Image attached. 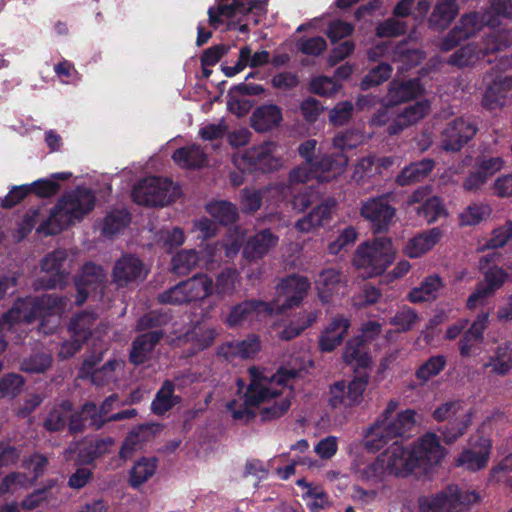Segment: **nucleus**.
I'll return each mask as SVG.
<instances>
[{"label":"nucleus","mask_w":512,"mask_h":512,"mask_svg":"<svg viewBox=\"0 0 512 512\" xmlns=\"http://www.w3.org/2000/svg\"><path fill=\"white\" fill-rule=\"evenodd\" d=\"M250 382L244 393V400L239 403L232 400L227 404V409L231 412L234 420L248 423L255 417L252 408L262 403L278 397V399L269 406L260 411L262 421H270L284 415L291 403L289 395L280 396L282 393L277 387H293L299 372L295 369L281 368L276 374H269L256 367L248 369Z\"/></svg>","instance_id":"1"},{"label":"nucleus","mask_w":512,"mask_h":512,"mask_svg":"<svg viewBox=\"0 0 512 512\" xmlns=\"http://www.w3.org/2000/svg\"><path fill=\"white\" fill-rule=\"evenodd\" d=\"M95 204L93 193L86 188L63 195L57 204L50 209V217L42 224L41 229L48 234H59L75 221H79L89 213Z\"/></svg>","instance_id":"2"},{"label":"nucleus","mask_w":512,"mask_h":512,"mask_svg":"<svg viewBox=\"0 0 512 512\" xmlns=\"http://www.w3.org/2000/svg\"><path fill=\"white\" fill-rule=\"evenodd\" d=\"M394 259L391 240L386 237L376 238L372 243L358 246L353 263L365 277L382 274Z\"/></svg>","instance_id":"3"},{"label":"nucleus","mask_w":512,"mask_h":512,"mask_svg":"<svg viewBox=\"0 0 512 512\" xmlns=\"http://www.w3.org/2000/svg\"><path fill=\"white\" fill-rule=\"evenodd\" d=\"M417 467L413 451L395 441L375 462L365 469L368 478L381 479L383 476H406Z\"/></svg>","instance_id":"4"},{"label":"nucleus","mask_w":512,"mask_h":512,"mask_svg":"<svg viewBox=\"0 0 512 512\" xmlns=\"http://www.w3.org/2000/svg\"><path fill=\"white\" fill-rule=\"evenodd\" d=\"M68 299L55 294H45L40 297H27L17 300L10 309L9 316L20 317L22 322L31 323L37 318L54 317V327L59 322L57 314L61 313Z\"/></svg>","instance_id":"5"},{"label":"nucleus","mask_w":512,"mask_h":512,"mask_svg":"<svg viewBox=\"0 0 512 512\" xmlns=\"http://www.w3.org/2000/svg\"><path fill=\"white\" fill-rule=\"evenodd\" d=\"M416 412L406 409L391 418H379L370 428L368 446L379 450L389 440L404 436L414 427Z\"/></svg>","instance_id":"6"},{"label":"nucleus","mask_w":512,"mask_h":512,"mask_svg":"<svg viewBox=\"0 0 512 512\" xmlns=\"http://www.w3.org/2000/svg\"><path fill=\"white\" fill-rule=\"evenodd\" d=\"M213 293V281L207 275H195L157 297L162 304L182 305L192 301L202 300Z\"/></svg>","instance_id":"7"},{"label":"nucleus","mask_w":512,"mask_h":512,"mask_svg":"<svg viewBox=\"0 0 512 512\" xmlns=\"http://www.w3.org/2000/svg\"><path fill=\"white\" fill-rule=\"evenodd\" d=\"M179 195V189L172 181L149 177L140 181L132 191L133 200L139 205L165 206Z\"/></svg>","instance_id":"8"},{"label":"nucleus","mask_w":512,"mask_h":512,"mask_svg":"<svg viewBox=\"0 0 512 512\" xmlns=\"http://www.w3.org/2000/svg\"><path fill=\"white\" fill-rule=\"evenodd\" d=\"M496 21L489 10L474 11L460 17L453 29L443 38L440 43L442 51H449L456 47L461 41L475 36L485 26H494Z\"/></svg>","instance_id":"9"},{"label":"nucleus","mask_w":512,"mask_h":512,"mask_svg":"<svg viewBox=\"0 0 512 512\" xmlns=\"http://www.w3.org/2000/svg\"><path fill=\"white\" fill-rule=\"evenodd\" d=\"M233 162L240 170L248 172H271L281 166L278 147L273 142H265L242 154H235Z\"/></svg>","instance_id":"10"},{"label":"nucleus","mask_w":512,"mask_h":512,"mask_svg":"<svg viewBox=\"0 0 512 512\" xmlns=\"http://www.w3.org/2000/svg\"><path fill=\"white\" fill-rule=\"evenodd\" d=\"M478 500L475 491L460 492L456 485H449L435 496L419 499L420 512H451L460 506H468Z\"/></svg>","instance_id":"11"},{"label":"nucleus","mask_w":512,"mask_h":512,"mask_svg":"<svg viewBox=\"0 0 512 512\" xmlns=\"http://www.w3.org/2000/svg\"><path fill=\"white\" fill-rule=\"evenodd\" d=\"M217 6L208 9L209 24L217 28L223 23V18L232 19L237 16H246L249 13L264 15L266 13V0H217Z\"/></svg>","instance_id":"12"},{"label":"nucleus","mask_w":512,"mask_h":512,"mask_svg":"<svg viewBox=\"0 0 512 512\" xmlns=\"http://www.w3.org/2000/svg\"><path fill=\"white\" fill-rule=\"evenodd\" d=\"M307 277L290 275L281 280L276 287V297L273 301V310L283 312L300 305L310 289Z\"/></svg>","instance_id":"13"},{"label":"nucleus","mask_w":512,"mask_h":512,"mask_svg":"<svg viewBox=\"0 0 512 512\" xmlns=\"http://www.w3.org/2000/svg\"><path fill=\"white\" fill-rule=\"evenodd\" d=\"M368 384V377L361 375L349 383L338 381L330 387L329 404L334 409H346L360 405Z\"/></svg>","instance_id":"14"},{"label":"nucleus","mask_w":512,"mask_h":512,"mask_svg":"<svg viewBox=\"0 0 512 512\" xmlns=\"http://www.w3.org/2000/svg\"><path fill=\"white\" fill-rule=\"evenodd\" d=\"M67 256L68 254L65 249H57L46 255L41 263L44 275L35 282L34 286L36 289L48 290L62 287L69 275V272L63 267Z\"/></svg>","instance_id":"15"},{"label":"nucleus","mask_w":512,"mask_h":512,"mask_svg":"<svg viewBox=\"0 0 512 512\" xmlns=\"http://www.w3.org/2000/svg\"><path fill=\"white\" fill-rule=\"evenodd\" d=\"M395 208L389 204L387 196L370 198L362 203L360 215L370 223L374 233L386 232L395 216Z\"/></svg>","instance_id":"16"},{"label":"nucleus","mask_w":512,"mask_h":512,"mask_svg":"<svg viewBox=\"0 0 512 512\" xmlns=\"http://www.w3.org/2000/svg\"><path fill=\"white\" fill-rule=\"evenodd\" d=\"M468 445V448L456 459L457 466L472 472L485 468L492 447L490 440L482 435H473L470 437Z\"/></svg>","instance_id":"17"},{"label":"nucleus","mask_w":512,"mask_h":512,"mask_svg":"<svg viewBox=\"0 0 512 512\" xmlns=\"http://www.w3.org/2000/svg\"><path fill=\"white\" fill-rule=\"evenodd\" d=\"M477 128L469 119L459 117L450 121L441 133V147L459 151L476 134Z\"/></svg>","instance_id":"18"},{"label":"nucleus","mask_w":512,"mask_h":512,"mask_svg":"<svg viewBox=\"0 0 512 512\" xmlns=\"http://www.w3.org/2000/svg\"><path fill=\"white\" fill-rule=\"evenodd\" d=\"M272 311L273 307L267 302L254 299L245 300L230 308L228 315L223 319V323L230 328H235L258 318L261 313L271 314Z\"/></svg>","instance_id":"19"},{"label":"nucleus","mask_w":512,"mask_h":512,"mask_svg":"<svg viewBox=\"0 0 512 512\" xmlns=\"http://www.w3.org/2000/svg\"><path fill=\"white\" fill-rule=\"evenodd\" d=\"M146 275L147 271L140 259L125 255L115 262L112 279L118 287H126L142 281Z\"/></svg>","instance_id":"20"},{"label":"nucleus","mask_w":512,"mask_h":512,"mask_svg":"<svg viewBox=\"0 0 512 512\" xmlns=\"http://www.w3.org/2000/svg\"><path fill=\"white\" fill-rule=\"evenodd\" d=\"M313 164L314 177L318 182H330L341 175L348 165V157L342 152L324 154Z\"/></svg>","instance_id":"21"},{"label":"nucleus","mask_w":512,"mask_h":512,"mask_svg":"<svg viewBox=\"0 0 512 512\" xmlns=\"http://www.w3.org/2000/svg\"><path fill=\"white\" fill-rule=\"evenodd\" d=\"M417 466L437 465L445 456L446 450L441 446L435 433L425 434L412 450Z\"/></svg>","instance_id":"22"},{"label":"nucleus","mask_w":512,"mask_h":512,"mask_svg":"<svg viewBox=\"0 0 512 512\" xmlns=\"http://www.w3.org/2000/svg\"><path fill=\"white\" fill-rule=\"evenodd\" d=\"M509 277L510 275L503 268H491L485 274V283L479 284L467 299V307L474 309L478 304L483 303L484 299L493 295L495 290L500 288Z\"/></svg>","instance_id":"23"},{"label":"nucleus","mask_w":512,"mask_h":512,"mask_svg":"<svg viewBox=\"0 0 512 512\" xmlns=\"http://www.w3.org/2000/svg\"><path fill=\"white\" fill-rule=\"evenodd\" d=\"M106 280V272L104 269L94 263H86L81 270L75 284L77 287L76 305H82L88 296L89 289H97Z\"/></svg>","instance_id":"24"},{"label":"nucleus","mask_w":512,"mask_h":512,"mask_svg":"<svg viewBox=\"0 0 512 512\" xmlns=\"http://www.w3.org/2000/svg\"><path fill=\"white\" fill-rule=\"evenodd\" d=\"M279 243V237L270 229H262L249 237L243 256L248 260H258L272 251Z\"/></svg>","instance_id":"25"},{"label":"nucleus","mask_w":512,"mask_h":512,"mask_svg":"<svg viewBox=\"0 0 512 512\" xmlns=\"http://www.w3.org/2000/svg\"><path fill=\"white\" fill-rule=\"evenodd\" d=\"M105 423V418L98 414L96 404L87 402L79 411L71 412L68 428L71 433L76 434L83 432L87 427L99 430Z\"/></svg>","instance_id":"26"},{"label":"nucleus","mask_w":512,"mask_h":512,"mask_svg":"<svg viewBox=\"0 0 512 512\" xmlns=\"http://www.w3.org/2000/svg\"><path fill=\"white\" fill-rule=\"evenodd\" d=\"M346 283L345 275L335 268L322 270L315 281L316 289L322 302H328L334 294H337L346 286Z\"/></svg>","instance_id":"27"},{"label":"nucleus","mask_w":512,"mask_h":512,"mask_svg":"<svg viewBox=\"0 0 512 512\" xmlns=\"http://www.w3.org/2000/svg\"><path fill=\"white\" fill-rule=\"evenodd\" d=\"M112 439H100L95 441H82L71 443L65 450V457L69 459L72 454L77 452V462L80 464H90L100 455H102L107 446L112 444Z\"/></svg>","instance_id":"28"},{"label":"nucleus","mask_w":512,"mask_h":512,"mask_svg":"<svg viewBox=\"0 0 512 512\" xmlns=\"http://www.w3.org/2000/svg\"><path fill=\"white\" fill-rule=\"evenodd\" d=\"M163 337L161 330H154L148 333L139 335L131 345L129 354L130 362L134 365L143 364L147 361L155 346L160 342Z\"/></svg>","instance_id":"29"},{"label":"nucleus","mask_w":512,"mask_h":512,"mask_svg":"<svg viewBox=\"0 0 512 512\" xmlns=\"http://www.w3.org/2000/svg\"><path fill=\"white\" fill-rule=\"evenodd\" d=\"M350 322L343 316L334 317L323 330L319 345L322 351L331 352L343 341L348 332Z\"/></svg>","instance_id":"30"},{"label":"nucleus","mask_w":512,"mask_h":512,"mask_svg":"<svg viewBox=\"0 0 512 512\" xmlns=\"http://www.w3.org/2000/svg\"><path fill=\"white\" fill-rule=\"evenodd\" d=\"M429 108L430 106L427 101H419L406 107L388 126V133L390 135H396L406 127L415 124L428 114Z\"/></svg>","instance_id":"31"},{"label":"nucleus","mask_w":512,"mask_h":512,"mask_svg":"<svg viewBox=\"0 0 512 512\" xmlns=\"http://www.w3.org/2000/svg\"><path fill=\"white\" fill-rule=\"evenodd\" d=\"M488 318V313L479 314L471 327L464 333L459 341V351L462 357H469L475 353L476 345L483 341V333L487 328Z\"/></svg>","instance_id":"32"},{"label":"nucleus","mask_w":512,"mask_h":512,"mask_svg":"<svg viewBox=\"0 0 512 512\" xmlns=\"http://www.w3.org/2000/svg\"><path fill=\"white\" fill-rule=\"evenodd\" d=\"M334 205V202H325L314 207L307 215L297 220L295 228L299 232L308 233L323 226L331 220Z\"/></svg>","instance_id":"33"},{"label":"nucleus","mask_w":512,"mask_h":512,"mask_svg":"<svg viewBox=\"0 0 512 512\" xmlns=\"http://www.w3.org/2000/svg\"><path fill=\"white\" fill-rule=\"evenodd\" d=\"M282 121L281 108L266 104L255 109L251 116V125L257 132H267L277 127Z\"/></svg>","instance_id":"34"},{"label":"nucleus","mask_w":512,"mask_h":512,"mask_svg":"<svg viewBox=\"0 0 512 512\" xmlns=\"http://www.w3.org/2000/svg\"><path fill=\"white\" fill-rule=\"evenodd\" d=\"M442 231L432 228L410 239L405 246V254L410 258H418L431 250L441 239Z\"/></svg>","instance_id":"35"},{"label":"nucleus","mask_w":512,"mask_h":512,"mask_svg":"<svg viewBox=\"0 0 512 512\" xmlns=\"http://www.w3.org/2000/svg\"><path fill=\"white\" fill-rule=\"evenodd\" d=\"M153 434V427L141 425L133 429L124 439L119 456L123 460L130 459L137 451H140L150 440Z\"/></svg>","instance_id":"36"},{"label":"nucleus","mask_w":512,"mask_h":512,"mask_svg":"<svg viewBox=\"0 0 512 512\" xmlns=\"http://www.w3.org/2000/svg\"><path fill=\"white\" fill-rule=\"evenodd\" d=\"M435 162L432 159H423L406 166L396 177L399 186H409L424 180L433 170Z\"/></svg>","instance_id":"37"},{"label":"nucleus","mask_w":512,"mask_h":512,"mask_svg":"<svg viewBox=\"0 0 512 512\" xmlns=\"http://www.w3.org/2000/svg\"><path fill=\"white\" fill-rule=\"evenodd\" d=\"M421 91L418 79L408 81L393 80L389 85L387 101L389 105H397L415 98Z\"/></svg>","instance_id":"38"},{"label":"nucleus","mask_w":512,"mask_h":512,"mask_svg":"<svg viewBox=\"0 0 512 512\" xmlns=\"http://www.w3.org/2000/svg\"><path fill=\"white\" fill-rule=\"evenodd\" d=\"M172 159L182 168H200L207 162V155L200 145L192 144L177 149Z\"/></svg>","instance_id":"39"},{"label":"nucleus","mask_w":512,"mask_h":512,"mask_svg":"<svg viewBox=\"0 0 512 512\" xmlns=\"http://www.w3.org/2000/svg\"><path fill=\"white\" fill-rule=\"evenodd\" d=\"M458 13L455 0H438L429 17V23L436 29L444 30L454 20Z\"/></svg>","instance_id":"40"},{"label":"nucleus","mask_w":512,"mask_h":512,"mask_svg":"<svg viewBox=\"0 0 512 512\" xmlns=\"http://www.w3.org/2000/svg\"><path fill=\"white\" fill-rule=\"evenodd\" d=\"M442 287V279L436 274L430 275L421 282L419 287H415L409 292L408 299L412 303L434 300Z\"/></svg>","instance_id":"41"},{"label":"nucleus","mask_w":512,"mask_h":512,"mask_svg":"<svg viewBox=\"0 0 512 512\" xmlns=\"http://www.w3.org/2000/svg\"><path fill=\"white\" fill-rule=\"evenodd\" d=\"M240 286L239 274L235 269L225 268L216 277L213 292L220 298L232 297Z\"/></svg>","instance_id":"42"},{"label":"nucleus","mask_w":512,"mask_h":512,"mask_svg":"<svg viewBox=\"0 0 512 512\" xmlns=\"http://www.w3.org/2000/svg\"><path fill=\"white\" fill-rule=\"evenodd\" d=\"M72 412V404L68 400H63L55 405L48 413L43 422V426L47 431L56 432L63 430L70 419Z\"/></svg>","instance_id":"43"},{"label":"nucleus","mask_w":512,"mask_h":512,"mask_svg":"<svg viewBox=\"0 0 512 512\" xmlns=\"http://www.w3.org/2000/svg\"><path fill=\"white\" fill-rule=\"evenodd\" d=\"M343 360L350 365L358 367H367L370 364V358L365 347V340L362 337H355L346 344Z\"/></svg>","instance_id":"44"},{"label":"nucleus","mask_w":512,"mask_h":512,"mask_svg":"<svg viewBox=\"0 0 512 512\" xmlns=\"http://www.w3.org/2000/svg\"><path fill=\"white\" fill-rule=\"evenodd\" d=\"M158 460L155 457H143L135 463L130 471L129 483L133 488H138L147 482L156 472Z\"/></svg>","instance_id":"45"},{"label":"nucleus","mask_w":512,"mask_h":512,"mask_svg":"<svg viewBox=\"0 0 512 512\" xmlns=\"http://www.w3.org/2000/svg\"><path fill=\"white\" fill-rule=\"evenodd\" d=\"M512 44V32L509 30L493 31L486 35L481 42L479 50L482 57L508 48Z\"/></svg>","instance_id":"46"},{"label":"nucleus","mask_w":512,"mask_h":512,"mask_svg":"<svg viewBox=\"0 0 512 512\" xmlns=\"http://www.w3.org/2000/svg\"><path fill=\"white\" fill-rule=\"evenodd\" d=\"M99 323L97 317L92 312H82L74 317L70 322V330L77 337H82L86 341L89 336L97 332Z\"/></svg>","instance_id":"47"},{"label":"nucleus","mask_w":512,"mask_h":512,"mask_svg":"<svg viewBox=\"0 0 512 512\" xmlns=\"http://www.w3.org/2000/svg\"><path fill=\"white\" fill-rule=\"evenodd\" d=\"M178 402V397L174 395V384L167 380L156 393L152 402L151 409L157 415H163L169 411Z\"/></svg>","instance_id":"48"},{"label":"nucleus","mask_w":512,"mask_h":512,"mask_svg":"<svg viewBox=\"0 0 512 512\" xmlns=\"http://www.w3.org/2000/svg\"><path fill=\"white\" fill-rule=\"evenodd\" d=\"M482 58L479 46L470 43L456 50L448 59V63L459 68L472 66Z\"/></svg>","instance_id":"49"},{"label":"nucleus","mask_w":512,"mask_h":512,"mask_svg":"<svg viewBox=\"0 0 512 512\" xmlns=\"http://www.w3.org/2000/svg\"><path fill=\"white\" fill-rule=\"evenodd\" d=\"M206 210L215 220L224 225L231 224L238 218L236 206L225 200L209 203Z\"/></svg>","instance_id":"50"},{"label":"nucleus","mask_w":512,"mask_h":512,"mask_svg":"<svg viewBox=\"0 0 512 512\" xmlns=\"http://www.w3.org/2000/svg\"><path fill=\"white\" fill-rule=\"evenodd\" d=\"M470 413L464 408V402L461 400H449L440 404L432 413V417L437 422L455 421L464 414Z\"/></svg>","instance_id":"51"},{"label":"nucleus","mask_w":512,"mask_h":512,"mask_svg":"<svg viewBox=\"0 0 512 512\" xmlns=\"http://www.w3.org/2000/svg\"><path fill=\"white\" fill-rule=\"evenodd\" d=\"M123 365L124 362L120 359H110L102 367L93 370L88 377L94 385L104 386L116 379L115 371L123 368Z\"/></svg>","instance_id":"52"},{"label":"nucleus","mask_w":512,"mask_h":512,"mask_svg":"<svg viewBox=\"0 0 512 512\" xmlns=\"http://www.w3.org/2000/svg\"><path fill=\"white\" fill-rule=\"evenodd\" d=\"M471 422V413L464 414L459 418V421L448 422V424L440 430L443 441L448 445L456 442L458 438L465 434Z\"/></svg>","instance_id":"53"},{"label":"nucleus","mask_w":512,"mask_h":512,"mask_svg":"<svg viewBox=\"0 0 512 512\" xmlns=\"http://www.w3.org/2000/svg\"><path fill=\"white\" fill-rule=\"evenodd\" d=\"M199 263L196 250H181L172 258V270L177 275H186Z\"/></svg>","instance_id":"54"},{"label":"nucleus","mask_w":512,"mask_h":512,"mask_svg":"<svg viewBox=\"0 0 512 512\" xmlns=\"http://www.w3.org/2000/svg\"><path fill=\"white\" fill-rule=\"evenodd\" d=\"M488 482L512 488V454L505 456L491 468Z\"/></svg>","instance_id":"55"},{"label":"nucleus","mask_w":512,"mask_h":512,"mask_svg":"<svg viewBox=\"0 0 512 512\" xmlns=\"http://www.w3.org/2000/svg\"><path fill=\"white\" fill-rule=\"evenodd\" d=\"M318 318L317 311L305 312L297 322H292L284 327L280 333L282 340L289 341L299 336L306 328L311 326Z\"/></svg>","instance_id":"56"},{"label":"nucleus","mask_w":512,"mask_h":512,"mask_svg":"<svg viewBox=\"0 0 512 512\" xmlns=\"http://www.w3.org/2000/svg\"><path fill=\"white\" fill-rule=\"evenodd\" d=\"M130 221L129 214L124 210H116L109 213L103 223L102 232L105 236L112 237L125 228Z\"/></svg>","instance_id":"57"},{"label":"nucleus","mask_w":512,"mask_h":512,"mask_svg":"<svg viewBox=\"0 0 512 512\" xmlns=\"http://www.w3.org/2000/svg\"><path fill=\"white\" fill-rule=\"evenodd\" d=\"M492 212L491 207L484 203H473L465 208L460 214L461 223L463 225H476L487 219Z\"/></svg>","instance_id":"58"},{"label":"nucleus","mask_w":512,"mask_h":512,"mask_svg":"<svg viewBox=\"0 0 512 512\" xmlns=\"http://www.w3.org/2000/svg\"><path fill=\"white\" fill-rule=\"evenodd\" d=\"M419 321L416 311L408 306L401 307L390 319V324L399 332H407L413 329Z\"/></svg>","instance_id":"59"},{"label":"nucleus","mask_w":512,"mask_h":512,"mask_svg":"<svg viewBox=\"0 0 512 512\" xmlns=\"http://www.w3.org/2000/svg\"><path fill=\"white\" fill-rule=\"evenodd\" d=\"M52 365V356L46 352H39L24 359L21 370L28 373H43Z\"/></svg>","instance_id":"60"},{"label":"nucleus","mask_w":512,"mask_h":512,"mask_svg":"<svg viewBox=\"0 0 512 512\" xmlns=\"http://www.w3.org/2000/svg\"><path fill=\"white\" fill-rule=\"evenodd\" d=\"M392 73V67L387 63H380L377 67L371 69L361 81V89L367 90L378 86L388 80Z\"/></svg>","instance_id":"61"},{"label":"nucleus","mask_w":512,"mask_h":512,"mask_svg":"<svg viewBox=\"0 0 512 512\" xmlns=\"http://www.w3.org/2000/svg\"><path fill=\"white\" fill-rule=\"evenodd\" d=\"M272 189L274 188L268 187L264 190L243 189L241 191L242 210L246 213L256 212L261 207L264 195Z\"/></svg>","instance_id":"62"},{"label":"nucleus","mask_w":512,"mask_h":512,"mask_svg":"<svg viewBox=\"0 0 512 512\" xmlns=\"http://www.w3.org/2000/svg\"><path fill=\"white\" fill-rule=\"evenodd\" d=\"M417 213L431 224L445 215V209L437 196L429 197L417 208Z\"/></svg>","instance_id":"63"},{"label":"nucleus","mask_w":512,"mask_h":512,"mask_svg":"<svg viewBox=\"0 0 512 512\" xmlns=\"http://www.w3.org/2000/svg\"><path fill=\"white\" fill-rule=\"evenodd\" d=\"M512 239V221L505 223L491 232V237L486 241L484 247L490 249L502 248Z\"/></svg>","instance_id":"64"}]
</instances>
